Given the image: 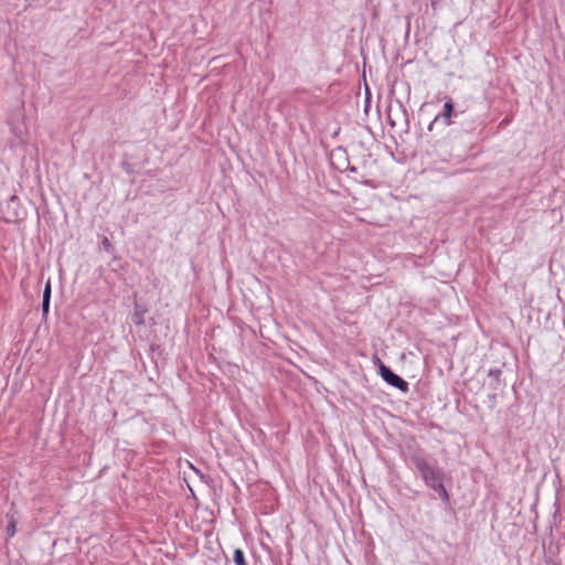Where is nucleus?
<instances>
[{
	"label": "nucleus",
	"instance_id": "ddd939ff",
	"mask_svg": "<svg viewBox=\"0 0 565 565\" xmlns=\"http://www.w3.org/2000/svg\"><path fill=\"white\" fill-rule=\"evenodd\" d=\"M489 398H490V401H492V403H495V401H497V393L490 394Z\"/></svg>",
	"mask_w": 565,
	"mask_h": 565
},
{
	"label": "nucleus",
	"instance_id": "6e6552de",
	"mask_svg": "<svg viewBox=\"0 0 565 565\" xmlns=\"http://www.w3.org/2000/svg\"><path fill=\"white\" fill-rule=\"evenodd\" d=\"M233 561L235 565H248V563L245 559L244 552L241 548L234 550Z\"/></svg>",
	"mask_w": 565,
	"mask_h": 565
},
{
	"label": "nucleus",
	"instance_id": "0eeeda50",
	"mask_svg": "<svg viewBox=\"0 0 565 565\" xmlns=\"http://www.w3.org/2000/svg\"><path fill=\"white\" fill-rule=\"evenodd\" d=\"M543 565H562L561 558L557 556V553L548 548V552L544 556Z\"/></svg>",
	"mask_w": 565,
	"mask_h": 565
},
{
	"label": "nucleus",
	"instance_id": "2eb2a0df",
	"mask_svg": "<svg viewBox=\"0 0 565 565\" xmlns=\"http://www.w3.org/2000/svg\"><path fill=\"white\" fill-rule=\"evenodd\" d=\"M347 169H349L351 172H356L358 169L355 167H348Z\"/></svg>",
	"mask_w": 565,
	"mask_h": 565
},
{
	"label": "nucleus",
	"instance_id": "1a4fd4ad",
	"mask_svg": "<svg viewBox=\"0 0 565 565\" xmlns=\"http://www.w3.org/2000/svg\"><path fill=\"white\" fill-rule=\"evenodd\" d=\"M15 531H17V529H15V522H14V520H11V521L8 523L7 527H6V532H7V534H8V536H9V537H12V536L15 534Z\"/></svg>",
	"mask_w": 565,
	"mask_h": 565
},
{
	"label": "nucleus",
	"instance_id": "39448f33",
	"mask_svg": "<svg viewBox=\"0 0 565 565\" xmlns=\"http://www.w3.org/2000/svg\"><path fill=\"white\" fill-rule=\"evenodd\" d=\"M444 479H445V477H441L438 481H435L434 483L429 484L428 487L438 493V495L443 502L448 503L449 494L444 486Z\"/></svg>",
	"mask_w": 565,
	"mask_h": 565
},
{
	"label": "nucleus",
	"instance_id": "20e7f679",
	"mask_svg": "<svg viewBox=\"0 0 565 565\" xmlns=\"http://www.w3.org/2000/svg\"><path fill=\"white\" fill-rule=\"evenodd\" d=\"M488 376L490 377V387L493 391H502L505 386V383L502 380V371L500 369H491L488 372Z\"/></svg>",
	"mask_w": 565,
	"mask_h": 565
},
{
	"label": "nucleus",
	"instance_id": "7ed1b4c3",
	"mask_svg": "<svg viewBox=\"0 0 565 565\" xmlns=\"http://www.w3.org/2000/svg\"><path fill=\"white\" fill-rule=\"evenodd\" d=\"M452 113H454V103H452V100H451V99H449V100H447V102L445 103L444 108H443V111H441L439 115H437V116L435 117V119L430 122V125L428 126V129H429V130H431V129H433V127H434V125H435V122H436L438 119H440V118H443V119H444V121H445V125H446V126H449V125L451 124L450 118H451V116H452Z\"/></svg>",
	"mask_w": 565,
	"mask_h": 565
},
{
	"label": "nucleus",
	"instance_id": "f257e3e1",
	"mask_svg": "<svg viewBox=\"0 0 565 565\" xmlns=\"http://www.w3.org/2000/svg\"><path fill=\"white\" fill-rule=\"evenodd\" d=\"M409 461L415 467V469L419 472L423 478L425 484L428 487L429 484L438 481L441 477H445L441 469L437 466L431 465L424 456V451L422 449H417L409 455Z\"/></svg>",
	"mask_w": 565,
	"mask_h": 565
},
{
	"label": "nucleus",
	"instance_id": "9d476101",
	"mask_svg": "<svg viewBox=\"0 0 565 565\" xmlns=\"http://www.w3.org/2000/svg\"><path fill=\"white\" fill-rule=\"evenodd\" d=\"M42 299L46 300V301H50V299H51V282H50V280L45 285Z\"/></svg>",
	"mask_w": 565,
	"mask_h": 565
},
{
	"label": "nucleus",
	"instance_id": "f8f14e48",
	"mask_svg": "<svg viewBox=\"0 0 565 565\" xmlns=\"http://www.w3.org/2000/svg\"><path fill=\"white\" fill-rule=\"evenodd\" d=\"M49 309H50V301L42 299V312L44 316L47 315Z\"/></svg>",
	"mask_w": 565,
	"mask_h": 565
},
{
	"label": "nucleus",
	"instance_id": "f03ea898",
	"mask_svg": "<svg viewBox=\"0 0 565 565\" xmlns=\"http://www.w3.org/2000/svg\"><path fill=\"white\" fill-rule=\"evenodd\" d=\"M374 363L379 367L381 377L391 386L396 387L403 393H407L409 390L408 383L402 379L398 374L394 373L388 366H386L380 358L374 356Z\"/></svg>",
	"mask_w": 565,
	"mask_h": 565
},
{
	"label": "nucleus",
	"instance_id": "423d86ee",
	"mask_svg": "<svg viewBox=\"0 0 565 565\" xmlns=\"http://www.w3.org/2000/svg\"><path fill=\"white\" fill-rule=\"evenodd\" d=\"M147 312V308L145 306L135 303L134 313H132V322L136 326H143L145 324V315Z\"/></svg>",
	"mask_w": 565,
	"mask_h": 565
},
{
	"label": "nucleus",
	"instance_id": "9b49d317",
	"mask_svg": "<svg viewBox=\"0 0 565 565\" xmlns=\"http://www.w3.org/2000/svg\"><path fill=\"white\" fill-rule=\"evenodd\" d=\"M102 245L106 252L110 253L113 250V244L106 236L103 237Z\"/></svg>",
	"mask_w": 565,
	"mask_h": 565
},
{
	"label": "nucleus",
	"instance_id": "4468645a",
	"mask_svg": "<svg viewBox=\"0 0 565 565\" xmlns=\"http://www.w3.org/2000/svg\"><path fill=\"white\" fill-rule=\"evenodd\" d=\"M387 118H388L390 125H391L392 127H394V126H395V122L392 120V118H391V116H390V115L387 116Z\"/></svg>",
	"mask_w": 565,
	"mask_h": 565
}]
</instances>
